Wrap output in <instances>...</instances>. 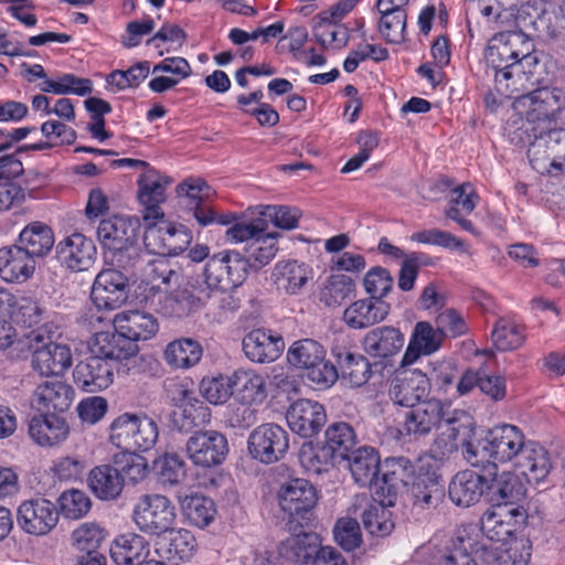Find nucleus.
<instances>
[{"instance_id": "obj_1", "label": "nucleus", "mask_w": 565, "mask_h": 565, "mask_svg": "<svg viewBox=\"0 0 565 565\" xmlns=\"http://www.w3.org/2000/svg\"><path fill=\"white\" fill-rule=\"evenodd\" d=\"M484 449L497 462H512L529 483L544 480L552 468L547 450L537 441L526 439L521 428L511 424L492 427Z\"/></svg>"}, {"instance_id": "obj_2", "label": "nucleus", "mask_w": 565, "mask_h": 565, "mask_svg": "<svg viewBox=\"0 0 565 565\" xmlns=\"http://www.w3.org/2000/svg\"><path fill=\"white\" fill-rule=\"evenodd\" d=\"M514 110L521 116L520 126L513 121L507 127L510 141L524 147L532 134L552 127L565 108V93L556 87H542L514 98Z\"/></svg>"}, {"instance_id": "obj_3", "label": "nucleus", "mask_w": 565, "mask_h": 565, "mask_svg": "<svg viewBox=\"0 0 565 565\" xmlns=\"http://www.w3.org/2000/svg\"><path fill=\"white\" fill-rule=\"evenodd\" d=\"M532 43L522 32H502L489 42L486 58L494 71V83L498 94L507 93L512 87L510 79L513 71L522 73L524 66L533 64L531 57Z\"/></svg>"}, {"instance_id": "obj_4", "label": "nucleus", "mask_w": 565, "mask_h": 565, "mask_svg": "<svg viewBox=\"0 0 565 565\" xmlns=\"http://www.w3.org/2000/svg\"><path fill=\"white\" fill-rule=\"evenodd\" d=\"M287 361L305 370L307 380L318 390L331 387L340 376L337 367L326 359L324 348L313 339L295 341L287 351Z\"/></svg>"}, {"instance_id": "obj_5", "label": "nucleus", "mask_w": 565, "mask_h": 565, "mask_svg": "<svg viewBox=\"0 0 565 565\" xmlns=\"http://www.w3.org/2000/svg\"><path fill=\"white\" fill-rule=\"evenodd\" d=\"M527 146V158L540 174L558 175L565 172V129H540L532 134Z\"/></svg>"}, {"instance_id": "obj_6", "label": "nucleus", "mask_w": 565, "mask_h": 565, "mask_svg": "<svg viewBox=\"0 0 565 565\" xmlns=\"http://www.w3.org/2000/svg\"><path fill=\"white\" fill-rule=\"evenodd\" d=\"M158 437L157 422L145 414L124 413L110 425V441L127 451L150 450L157 444Z\"/></svg>"}, {"instance_id": "obj_7", "label": "nucleus", "mask_w": 565, "mask_h": 565, "mask_svg": "<svg viewBox=\"0 0 565 565\" xmlns=\"http://www.w3.org/2000/svg\"><path fill=\"white\" fill-rule=\"evenodd\" d=\"M131 518L141 533L160 537L175 526L177 509L168 497L147 493L140 495L134 504Z\"/></svg>"}, {"instance_id": "obj_8", "label": "nucleus", "mask_w": 565, "mask_h": 565, "mask_svg": "<svg viewBox=\"0 0 565 565\" xmlns=\"http://www.w3.org/2000/svg\"><path fill=\"white\" fill-rule=\"evenodd\" d=\"M43 331L51 333L49 324L33 330L29 338L32 350V367L43 376L62 375L73 363L71 349L66 344L51 341V335L45 340Z\"/></svg>"}, {"instance_id": "obj_9", "label": "nucleus", "mask_w": 565, "mask_h": 565, "mask_svg": "<svg viewBox=\"0 0 565 565\" xmlns=\"http://www.w3.org/2000/svg\"><path fill=\"white\" fill-rule=\"evenodd\" d=\"M248 260L234 250L213 255L205 264V284L212 290L226 291L241 286L248 275Z\"/></svg>"}, {"instance_id": "obj_10", "label": "nucleus", "mask_w": 565, "mask_h": 565, "mask_svg": "<svg viewBox=\"0 0 565 565\" xmlns=\"http://www.w3.org/2000/svg\"><path fill=\"white\" fill-rule=\"evenodd\" d=\"M168 288H147L143 292H138L137 299L143 308L168 318L186 317L199 307L200 299L190 290L168 292Z\"/></svg>"}, {"instance_id": "obj_11", "label": "nucleus", "mask_w": 565, "mask_h": 565, "mask_svg": "<svg viewBox=\"0 0 565 565\" xmlns=\"http://www.w3.org/2000/svg\"><path fill=\"white\" fill-rule=\"evenodd\" d=\"M250 456L263 462L274 463L285 457L289 449V434L281 426L267 423L257 426L248 437Z\"/></svg>"}, {"instance_id": "obj_12", "label": "nucleus", "mask_w": 565, "mask_h": 565, "mask_svg": "<svg viewBox=\"0 0 565 565\" xmlns=\"http://www.w3.org/2000/svg\"><path fill=\"white\" fill-rule=\"evenodd\" d=\"M455 408L437 398L425 399L405 413L403 429L414 439L428 436Z\"/></svg>"}, {"instance_id": "obj_13", "label": "nucleus", "mask_w": 565, "mask_h": 565, "mask_svg": "<svg viewBox=\"0 0 565 565\" xmlns=\"http://www.w3.org/2000/svg\"><path fill=\"white\" fill-rule=\"evenodd\" d=\"M60 512L46 498L24 500L18 508L17 522L20 529L35 536L49 534L58 523Z\"/></svg>"}, {"instance_id": "obj_14", "label": "nucleus", "mask_w": 565, "mask_h": 565, "mask_svg": "<svg viewBox=\"0 0 565 565\" xmlns=\"http://www.w3.org/2000/svg\"><path fill=\"white\" fill-rule=\"evenodd\" d=\"M524 520L525 512L521 507L499 503L482 514L481 530L490 541L507 543Z\"/></svg>"}, {"instance_id": "obj_15", "label": "nucleus", "mask_w": 565, "mask_h": 565, "mask_svg": "<svg viewBox=\"0 0 565 565\" xmlns=\"http://www.w3.org/2000/svg\"><path fill=\"white\" fill-rule=\"evenodd\" d=\"M227 452V439L216 430L195 431L186 441L188 457L195 466H218L225 460Z\"/></svg>"}, {"instance_id": "obj_16", "label": "nucleus", "mask_w": 565, "mask_h": 565, "mask_svg": "<svg viewBox=\"0 0 565 565\" xmlns=\"http://www.w3.org/2000/svg\"><path fill=\"white\" fill-rule=\"evenodd\" d=\"M127 276L117 269H104L95 278L90 298L97 309L114 310L128 299Z\"/></svg>"}, {"instance_id": "obj_17", "label": "nucleus", "mask_w": 565, "mask_h": 565, "mask_svg": "<svg viewBox=\"0 0 565 565\" xmlns=\"http://www.w3.org/2000/svg\"><path fill=\"white\" fill-rule=\"evenodd\" d=\"M289 428L303 438L319 433L327 420L324 406L317 401L300 398L294 402L287 413Z\"/></svg>"}, {"instance_id": "obj_18", "label": "nucleus", "mask_w": 565, "mask_h": 565, "mask_svg": "<svg viewBox=\"0 0 565 565\" xmlns=\"http://www.w3.org/2000/svg\"><path fill=\"white\" fill-rule=\"evenodd\" d=\"M242 345L249 361L255 363H269L281 355L285 349V341L276 331L257 328L245 334Z\"/></svg>"}, {"instance_id": "obj_19", "label": "nucleus", "mask_w": 565, "mask_h": 565, "mask_svg": "<svg viewBox=\"0 0 565 565\" xmlns=\"http://www.w3.org/2000/svg\"><path fill=\"white\" fill-rule=\"evenodd\" d=\"M428 393V375L417 369L398 372L390 387L392 401L408 408L423 402Z\"/></svg>"}, {"instance_id": "obj_20", "label": "nucleus", "mask_w": 565, "mask_h": 565, "mask_svg": "<svg viewBox=\"0 0 565 565\" xmlns=\"http://www.w3.org/2000/svg\"><path fill=\"white\" fill-rule=\"evenodd\" d=\"M74 383L87 393L107 388L114 381L113 365L98 355H93L76 364Z\"/></svg>"}, {"instance_id": "obj_21", "label": "nucleus", "mask_w": 565, "mask_h": 565, "mask_svg": "<svg viewBox=\"0 0 565 565\" xmlns=\"http://www.w3.org/2000/svg\"><path fill=\"white\" fill-rule=\"evenodd\" d=\"M169 179L154 169H147L138 180V198L143 205V220H158L164 216L160 204L166 200V189Z\"/></svg>"}, {"instance_id": "obj_22", "label": "nucleus", "mask_w": 565, "mask_h": 565, "mask_svg": "<svg viewBox=\"0 0 565 565\" xmlns=\"http://www.w3.org/2000/svg\"><path fill=\"white\" fill-rule=\"evenodd\" d=\"M278 502L281 510L290 518L303 519V514L316 505L317 492L307 480L294 479L281 486Z\"/></svg>"}, {"instance_id": "obj_23", "label": "nucleus", "mask_w": 565, "mask_h": 565, "mask_svg": "<svg viewBox=\"0 0 565 565\" xmlns=\"http://www.w3.org/2000/svg\"><path fill=\"white\" fill-rule=\"evenodd\" d=\"M74 391L71 385L58 381H45L36 386L31 406L39 413H63L72 405Z\"/></svg>"}, {"instance_id": "obj_24", "label": "nucleus", "mask_w": 565, "mask_h": 565, "mask_svg": "<svg viewBox=\"0 0 565 565\" xmlns=\"http://www.w3.org/2000/svg\"><path fill=\"white\" fill-rule=\"evenodd\" d=\"M138 235V221L119 215L103 220L97 228V237L106 250L120 249L127 244L137 243Z\"/></svg>"}, {"instance_id": "obj_25", "label": "nucleus", "mask_w": 565, "mask_h": 565, "mask_svg": "<svg viewBox=\"0 0 565 565\" xmlns=\"http://www.w3.org/2000/svg\"><path fill=\"white\" fill-rule=\"evenodd\" d=\"M467 419V413L461 409H454L451 415L446 417L436 428L437 435L429 447L431 458L443 461L458 450L459 436L466 428Z\"/></svg>"}, {"instance_id": "obj_26", "label": "nucleus", "mask_w": 565, "mask_h": 565, "mask_svg": "<svg viewBox=\"0 0 565 565\" xmlns=\"http://www.w3.org/2000/svg\"><path fill=\"white\" fill-rule=\"evenodd\" d=\"M412 475L413 467L408 460L404 458L386 460L383 476L373 490L376 500H382L384 504L394 505L398 491L408 484Z\"/></svg>"}, {"instance_id": "obj_27", "label": "nucleus", "mask_w": 565, "mask_h": 565, "mask_svg": "<svg viewBox=\"0 0 565 565\" xmlns=\"http://www.w3.org/2000/svg\"><path fill=\"white\" fill-rule=\"evenodd\" d=\"M233 397L239 405H259L267 397L266 379L263 373L241 367L231 374Z\"/></svg>"}, {"instance_id": "obj_28", "label": "nucleus", "mask_w": 565, "mask_h": 565, "mask_svg": "<svg viewBox=\"0 0 565 565\" xmlns=\"http://www.w3.org/2000/svg\"><path fill=\"white\" fill-rule=\"evenodd\" d=\"M61 262L74 271L88 269L94 263L96 247L90 238L81 233H74L57 245Z\"/></svg>"}, {"instance_id": "obj_29", "label": "nucleus", "mask_w": 565, "mask_h": 565, "mask_svg": "<svg viewBox=\"0 0 565 565\" xmlns=\"http://www.w3.org/2000/svg\"><path fill=\"white\" fill-rule=\"evenodd\" d=\"M70 427L63 417L56 414L39 413L29 422V436L41 447H52L64 441Z\"/></svg>"}, {"instance_id": "obj_30", "label": "nucleus", "mask_w": 565, "mask_h": 565, "mask_svg": "<svg viewBox=\"0 0 565 565\" xmlns=\"http://www.w3.org/2000/svg\"><path fill=\"white\" fill-rule=\"evenodd\" d=\"M114 329L121 332L128 340L136 343L149 340L159 330L157 319L145 311L129 310L117 313L113 319Z\"/></svg>"}, {"instance_id": "obj_31", "label": "nucleus", "mask_w": 565, "mask_h": 565, "mask_svg": "<svg viewBox=\"0 0 565 565\" xmlns=\"http://www.w3.org/2000/svg\"><path fill=\"white\" fill-rule=\"evenodd\" d=\"M444 338L438 330L427 321H420L415 324L409 343L402 358L401 366L414 364L420 355H429L438 351Z\"/></svg>"}, {"instance_id": "obj_32", "label": "nucleus", "mask_w": 565, "mask_h": 565, "mask_svg": "<svg viewBox=\"0 0 565 565\" xmlns=\"http://www.w3.org/2000/svg\"><path fill=\"white\" fill-rule=\"evenodd\" d=\"M35 270V259L20 245L0 248V275L9 282H24Z\"/></svg>"}, {"instance_id": "obj_33", "label": "nucleus", "mask_w": 565, "mask_h": 565, "mask_svg": "<svg viewBox=\"0 0 565 565\" xmlns=\"http://www.w3.org/2000/svg\"><path fill=\"white\" fill-rule=\"evenodd\" d=\"M173 401L181 409L182 423L180 429L190 430L210 423L211 408L200 401L186 385H174Z\"/></svg>"}, {"instance_id": "obj_34", "label": "nucleus", "mask_w": 565, "mask_h": 565, "mask_svg": "<svg viewBox=\"0 0 565 565\" xmlns=\"http://www.w3.org/2000/svg\"><path fill=\"white\" fill-rule=\"evenodd\" d=\"M390 309V305L383 300L360 299L344 310L343 320L351 329H365L382 322Z\"/></svg>"}, {"instance_id": "obj_35", "label": "nucleus", "mask_w": 565, "mask_h": 565, "mask_svg": "<svg viewBox=\"0 0 565 565\" xmlns=\"http://www.w3.org/2000/svg\"><path fill=\"white\" fill-rule=\"evenodd\" d=\"M487 479L472 471L462 470L455 475L448 487L450 500L458 507H470L483 494Z\"/></svg>"}, {"instance_id": "obj_36", "label": "nucleus", "mask_w": 565, "mask_h": 565, "mask_svg": "<svg viewBox=\"0 0 565 565\" xmlns=\"http://www.w3.org/2000/svg\"><path fill=\"white\" fill-rule=\"evenodd\" d=\"M478 199L472 186L469 183H463L451 190L448 207L445 210L446 217L476 236L479 235V232L467 216L476 209Z\"/></svg>"}, {"instance_id": "obj_37", "label": "nucleus", "mask_w": 565, "mask_h": 565, "mask_svg": "<svg viewBox=\"0 0 565 565\" xmlns=\"http://www.w3.org/2000/svg\"><path fill=\"white\" fill-rule=\"evenodd\" d=\"M347 460H349V468L356 484L370 487L372 490L377 487L381 461L374 448L360 447L353 450Z\"/></svg>"}, {"instance_id": "obj_38", "label": "nucleus", "mask_w": 565, "mask_h": 565, "mask_svg": "<svg viewBox=\"0 0 565 565\" xmlns=\"http://www.w3.org/2000/svg\"><path fill=\"white\" fill-rule=\"evenodd\" d=\"M137 351V344L116 330L113 333H97L93 345L94 355H98L106 361L127 360L135 356Z\"/></svg>"}, {"instance_id": "obj_39", "label": "nucleus", "mask_w": 565, "mask_h": 565, "mask_svg": "<svg viewBox=\"0 0 565 565\" xmlns=\"http://www.w3.org/2000/svg\"><path fill=\"white\" fill-rule=\"evenodd\" d=\"M54 233L44 222L33 221L19 234L20 246L34 259L46 256L54 246Z\"/></svg>"}, {"instance_id": "obj_40", "label": "nucleus", "mask_w": 565, "mask_h": 565, "mask_svg": "<svg viewBox=\"0 0 565 565\" xmlns=\"http://www.w3.org/2000/svg\"><path fill=\"white\" fill-rule=\"evenodd\" d=\"M320 548L319 537L315 533L291 535L279 545V555L287 562L310 565Z\"/></svg>"}, {"instance_id": "obj_41", "label": "nucleus", "mask_w": 565, "mask_h": 565, "mask_svg": "<svg viewBox=\"0 0 565 565\" xmlns=\"http://www.w3.org/2000/svg\"><path fill=\"white\" fill-rule=\"evenodd\" d=\"M363 344L367 353L388 358L401 351L404 345V335L394 327L375 328L366 333Z\"/></svg>"}, {"instance_id": "obj_42", "label": "nucleus", "mask_w": 565, "mask_h": 565, "mask_svg": "<svg viewBox=\"0 0 565 565\" xmlns=\"http://www.w3.org/2000/svg\"><path fill=\"white\" fill-rule=\"evenodd\" d=\"M309 274L310 270L303 263L281 260L275 265L271 277L277 289L296 295L307 284Z\"/></svg>"}, {"instance_id": "obj_43", "label": "nucleus", "mask_w": 565, "mask_h": 565, "mask_svg": "<svg viewBox=\"0 0 565 565\" xmlns=\"http://www.w3.org/2000/svg\"><path fill=\"white\" fill-rule=\"evenodd\" d=\"M142 281L139 286V292H143L147 288L163 289L177 284L179 273L174 269V265L167 257H156L145 259L142 269Z\"/></svg>"}, {"instance_id": "obj_44", "label": "nucleus", "mask_w": 565, "mask_h": 565, "mask_svg": "<svg viewBox=\"0 0 565 565\" xmlns=\"http://www.w3.org/2000/svg\"><path fill=\"white\" fill-rule=\"evenodd\" d=\"M202 354L203 349L198 341L181 338L166 347L163 359L172 369L188 370L201 361Z\"/></svg>"}, {"instance_id": "obj_45", "label": "nucleus", "mask_w": 565, "mask_h": 565, "mask_svg": "<svg viewBox=\"0 0 565 565\" xmlns=\"http://www.w3.org/2000/svg\"><path fill=\"white\" fill-rule=\"evenodd\" d=\"M89 487L102 500H114L122 491V476L118 468L110 465H102L90 470Z\"/></svg>"}, {"instance_id": "obj_46", "label": "nucleus", "mask_w": 565, "mask_h": 565, "mask_svg": "<svg viewBox=\"0 0 565 565\" xmlns=\"http://www.w3.org/2000/svg\"><path fill=\"white\" fill-rule=\"evenodd\" d=\"M333 354L341 371V379L351 386L360 387L370 380L372 364L364 355L351 351H333Z\"/></svg>"}, {"instance_id": "obj_47", "label": "nucleus", "mask_w": 565, "mask_h": 565, "mask_svg": "<svg viewBox=\"0 0 565 565\" xmlns=\"http://www.w3.org/2000/svg\"><path fill=\"white\" fill-rule=\"evenodd\" d=\"M526 340L525 327L510 317L499 318L491 332L497 350L505 352L519 349Z\"/></svg>"}, {"instance_id": "obj_48", "label": "nucleus", "mask_w": 565, "mask_h": 565, "mask_svg": "<svg viewBox=\"0 0 565 565\" xmlns=\"http://www.w3.org/2000/svg\"><path fill=\"white\" fill-rule=\"evenodd\" d=\"M147 543L143 536L126 533L117 536L110 546V557L116 565H135L142 563Z\"/></svg>"}, {"instance_id": "obj_49", "label": "nucleus", "mask_w": 565, "mask_h": 565, "mask_svg": "<svg viewBox=\"0 0 565 565\" xmlns=\"http://www.w3.org/2000/svg\"><path fill=\"white\" fill-rule=\"evenodd\" d=\"M301 467L309 475L328 472L335 465L338 458L322 444L303 443L298 454Z\"/></svg>"}, {"instance_id": "obj_50", "label": "nucleus", "mask_w": 565, "mask_h": 565, "mask_svg": "<svg viewBox=\"0 0 565 565\" xmlns=\"http://www.w3.org/2000/svg\"><path fill=\"white\" fill-rule=\"evenodd\" d=\"M146 231L143 234V244L148 254L167 257L175 250L169 236V222L164 216L158 220H143Z\"/></svg>"}, {"instance_id": "obj_51", "label": "nucleus", "mask_w": 565, "mask_h": 565, "mask_svg": "<svg viewBox=\"0 0 565 565\" xmlns=\"http://www.w3.org/2000/svg\"><path fill=\"white\" fill-rule=\"evenodd\" d=\"M169 542L161 546L167 559L175 565L190 561L196 552V540L191 531L178 529L168 531Z\"/></svg>"}, {"instance_id": "obj_52", "label": "nucleus", "mask_w": 565, "mask_h": 565, "mask_svg": "<svg viewBox=\"0 0 565 565\" xmlns=\"http://www.w3.org/2000/svg\"><path fill=\"white\" fill-rule=\"evenodd\" d=\"M355 444L356 435L352 426L348 423H332L324 431L323 445L338 458V460L347 459Z\"/></svg>"}, {"instance_id": "obj_53", "label": "nucleus", "mask_w": 565, "mask_h": 565, "mask_svg": "<svg viewBox=\"0 0 565 565\" xmlns=\"http://www.w3.org/2000/svg\"><path fill=\"white\" fill-rule=\"evenodd\" d=\"M470 543L461 536L450 537L433 554V565H478L468 552Z\"/></svg>"}, {"instance_id": "obj_54", "label": "nucleus", "mask_w": 565, "mask_h": 565, "mask_svg": "<svg viewBox=\"0 0 565 565\" xmlns=\"http://www.w3.org/2000/svg\"><path fill=\"white\" fill-rule=\"evenodd\" d=\"M279 234L276 232H259L252 243L246 246L249 266L262 268L268 265L277 255Z\"/></svg>"}, {"instance_id": "obj_55", "label": "nucleus", "mask_w": 565, "mask_h": 565, "mask_svg": "<svg viewBox=\"0 0 565 565\" xmlns=\"http://www.w3.org/2000/svg\"><path fill=\"white\" fill-rule=\"evenodd\" d=\"M39 87L43 93L56 95L74 94L83 97L92 94L93 82L89 78L77 77L72 73H66L56 79H45Z\"/></svg>"}, {"instance_id": "obj_56", "label": "nucleus", "mask_w": 565, "mask_h": 565, "mask_svg": "<svg viewBox=\"0 0 565 565\" xmlns=\"http://www.w3.org/2000/svg\"><path fill=\"white\" fill-rule=\"evenodd\" d=\"M49 316L46 308L31 297H17L11 321L23 328H33Z\"/></svg>"}, {"instance_id": "obj_57", "label": "nucleus", "mask_w": 565, "mask_h": 565, "mask_svg": "<svg viewBox=\"0 0 565 565\" xmlns=\"http://www.w3.org/2000/svg\"><path fill=\"white\" fill-rule=\"evenodd\" d=\"M381 17L377 22V31L388 43L399 44L406 40V10L379 11Z\"/></svg>"}, {"instance_id": "obj_58", "label": "nucleus", "mask_w": 565, "mask_h": 565, "mask_svg": "<svg viewBox=\"0 0 565 565\" xmlns=\"http://www.w3.org/2000/svg\"><path fill=\"white\" fill-rule=\"evenodd\" d=\"M377 501L369 504L361 516L364 527L372 535L385 536L394 529L392 512L387 509L388 504H384L382 500Z\"/></svg>"}, {"instance_id": "obj_59", "label": "nucleus", "mask_w": 565, "mask_h": 565, "mask_svg": "<svg viewBox=\"0 0 565 565\" xmlns=\"http://www.w3.org/2000/svg\"><path fill=\"white\" fill-rule=\"evenodd\" d=\"M414 503L424 507L436 504L443 495L440 476L436 472L418 475L412 484Z\"/></svg>"}, {"instance_id": "obj_60", "label": "nucleus", "mask_w": 565, "mask_h": 565, "mask_svg": "<svg viewBox=\"0 0 565 565\" xmlns=\"http://www.w3.org/2000/svg\"><path fill=\"white\" fill-rule=\"evenodd\" d=\"M409 239L418 244L435 245L450 250H458L462 254L468 253V245L463 239L439 228L414 232Z\"/></svg>"}, {"instance_id": "obj_61", "label": "nucleus", "mask_w": 565, "mask_h": 565, "mask_svg": "<svg viewBox=\"0 0 565 565\" xmlns=\"http://www.w3.org/2000/svg\"><path fill=\"white\" fill-rule=\"evenodd\" d=\"M353 280L342 274L331 275L323 284L320 300L328 307L340 306L354 291Z\"/></svg>"}, {"instance_id": "obj_62", "label": "nucleus", "mask_w": 565, "mask_h": 565, "mask_svg": "<svg viewBox=\"0 0 565 565\" xmlns=\"http://www.w3.org/2000/svg\"><path fill=\"white\" fill-rule=\"evenodd\" d=\"M182 508L189 522L198 527L207 526L216 513L214 502L199 494L186 497Z\"/></svg>"}, {"instance_id": "obj_63", "label": "nucleus", "mask_w": 565, "mask_h": 565, "mask_svg": "<svg viewBox=\"0 0 565 565\" xmlns=\"http://www.w3.org/2000/svg\"><path fill=\"white\" fill-rule=\"evenodd\" d=\"M58 512L70 520L84 518L92 508L88 494L82 490L71 489L62 492L58 498Z\"/></svg>"}, {"instance_id": "obj_64", "label": "nucleus", "mask_w": 565, "mask_h": 565, "mask_svg": "<svg viewBox=\"0 0 565 565\" xmlns=\"http://www.w3.org/2000/svg\"><path fill=\"white\" fill-rule=\"evenodd\" d=\"M200 394L213 405H222L233 396L231 375L205 376L199 385Z\"/></svg>"}]
</instances>
